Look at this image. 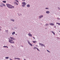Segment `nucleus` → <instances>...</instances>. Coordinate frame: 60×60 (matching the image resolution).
Here are the masks:
<instances>
[{
  "mask_svg": "<svg viewBox=\"0 0 60 60\" xmlns=\"http://www.w3.org/2000/svg\"><path fill=\"white\" fill-rule=\"evenodd\" d=\"M29 44L31 46H32V44H31V43H29Z\"/></svg>",
  "mask_w": 60,
  "mask_h": 60,
  "instance_id": "nucleus-19",
  "label": "nucleus"
},
{
  "mask_svg": "<svg viewBox=\"0 0 60 60\" xmlns=\"http://www.w3.org/2000/svg\"><path fill=\"white\" fill-rule=\"evenodd\" d=\"M33 49H37V50H38V51H40V50H39L38 49L37 47H34L33 48Z\"/></svg>",
  "mask_w": 60,
  "mask_h": 60,
  "instance_id": "nucleus-3",
  "label": "nucleus"
},
{
  "mask_svg": "<svg viewBox=\"0 0 60 60\" xmlns=\"http://www.w3.org/2000/svg\"><path fill=\"white\" fill-rule=\"evenodd\" d=\"M47 51L48 52H49V53H50V52H49V50H47Z\"/></svg>",
  "mask_w": 60,
  "mask_h": 60,
  "instance_id": "nucleus-26",
  "label": "nucleus"
},
{
  "mask_svg": "<svg viewBox=\"0 0 60 60\" xmlns=\"http://www.w3.org/2000/svg\"><path fill=\"white\" fill-rule=\"evenodd\" d=\"M59 32H60V31H59Z\"/></svg>",
  "mask_w": 60,
  "mask_h": 60,
  "instance_id": "nucleus-41",
  "label": "nucleus"
},
{
  "mask_svg": "<svg viewBox=\"0 0 60 60\" xmlns=\"http://www.w3.org/2000/svg\"><path fill=\"white\" fill-rule=\"evenodd\" d=\"M46 26H49V24H46L45 25Z\"/></svg>",
  "mask_w": 60,
  "mask_h": 60,
  "instance_id": "nucleus-22",
  "label": "nucleus"
},
{
  "mask_svg": "<svg viewBox=\"0 0 60 60\" xmlns=\"http://www.w3.org/2000/svg\"><path fill=\"white\" fill-rule=\"evenodd\" d=\"M32 42H33V43H35L36 42V41H33Z\"/></svg>",
  "mask_w": 60,
  "mask_h": 60,
  "instance_id": "nucleus-16",
  "label": "nucleus"
},
{
  "mask_svg": "<svg viewBox=\"0 0 60 60\" xmlns=\"http://www.w3.org/2000/svg\"><path fill=\"white\" fill-rule=\"evenodd\" d=\"M7 6L9 8H10V9H12V8H14V6H11L9 4H7Z\"/></svg>",
  "mask_w": 60,
  "mask_h": 60,
  "instance_id": "nucleus-1",
  "label": "nucleus"
},
{
  "mask_svg": "<svg viewBox=\"0 0 60 60\" xmlns=\"http://www.w3.org/2000/svg\"><path fill=\"white\" fill-rule=\"evenodd\" d=\"M30 42L29 41L28 42V43L29 44V43H30Z\"/></svg>",
  "mask_w": 60,
  "mask_h": 60,
  "instance_id": "nucleus-32",
  "label": "nucleus"
},
{
  "mask_svg": "<svg viewBox=\"0 0 60 60\" xmlns=\"http://www.w3.org/2000/svg\"><path fill=\"white\" fill-rule=\"evenodd\" d=\"M22 1L23 2H24V1H25V0H22Z\"/></svg>",
  "mask_w": 60,
  "mask_h": 60,
  "instance_id": "nucleus-31",
  "label": "nucleus"
},
{
  "mask_svg": "<svg viewBox=\"0 0 60 60\" xmlns=\"http://www.w3.org/2000/svg\"><path fill=\"white\" fill-rule=\"evenodd\" d=\"M11 20L12 21H15V20H14L13 19H11Z\"/></svg>",
  "mask_w": 60,
  "mask_h": 60,
  "instance_id": "nucleus-20",
  "label": "nucleus"
},
{
  "mask_svg": "<svg viewBox=\"0 0 60 60\" xmlns=\"http://www.w3.org/2000/svg\"><path fill=\"white\" fill-rule=\"evenodd\" d=\"M49 25L51 26H53V25H54V24L53 23H50L49 24Z\"/></svg>",
  "mask_w": 60,
  "mask_h": 60,
  "instance_id": "nucleus-8",
  "label": "nucleus"
},
{
  "mask_svg": "<svg viewBox=\"0 0 60 60\" xmlns=\"http://www.w3.org/2000/svg\"><path fill=\"white\" fill-rule=\"evenodd\" d=\"M36 46H37V45H36Z\"/></svg>",
  "mask_w": 60,
  "mask_h": 60,
  "instance_id": "nucleus-42",
  "label": "nucleus"
},
{
  "mask_svg": "<svg viewBox=\"0 0 60 60\" xmlns=\"http://www.w3.org/2000/svg\"><path fill=\"white\" fill-rule=\"evenodd\" d=\"M40 45L41 46H44V45H43V44H42L40 43Z\"/></svg>",
  "mask_w": 60,
  "mask_h": 60,
  "instance_id": "nucleus-12",
  "label": "nucleus"
},
{
  "mask_svg": "<svg viewBox=\"0 0 60 60\" xmlns=\"http://www.w3.org/2000/svg\"><path fill=\"white\" fill-rule=\"evenodd\" d=\"M17 58H15V60H16V59H17Z\"/></svg>",
  "mask_w": 60,
  "mask_h": 60,
  "instance_id": "nucleus-25",
  "label": "nucleus"
},
{
  "mask_svg": "<svg viewBox=\"0 0 60 60\" xmlns=\"http://www.w3.org/2000/svg\"><path fill=\"white\" fill-rule=\"evenodd\" d=\"M9 42H10V43H14V41H13V40L11 39H9Z\"/></svg>",
  "mask_w": 60,
  "mask_h": 60,
  "instance_id": "nucleus-2",
  "label": "nucleus"
},
{
  "mask_svg": "<svg viewBox=\"0 0 60 60\" xmlns=\"http://www.w3.org/2000/svg\"><path fill=\"white\" fill-rule=\"evenodd\" d=\"M10 38L11 40H15V38H14L13 37H10Z\"/></svg>",
  "mask_w": 60,
  "mask_h": 60,
  "instance_id": "nucleus-5",
  "label": "nucleus"
},
{
  "mask_svg": "<svg viewBox=\"0 0 60 60\" xmlns=\"http://www.w3.org/2000/svg\"><path fill=\"white\" fill-rule=\"evenodd\" d=\"M46 13H47V14H49L50 13V12H49V11H47L46 12Z\"/></svg>",
  "mask_w": 60,
  "mask_h": 60,
  "instance_id": "nucleus-9",
  "label": "nucleus"
},
{
  "mask_svg": "<svg viewBox=\"0 0 60 60\" xmlns=\"http://www.w3.org/2000/svg\"><path fill=\"white\" fill-rule=\"evenodd\" d=\"M28 35H29V36H30V37H32V35L30 33L28 34Z\"/></svg>",
  "mask_w": 60,
  "mask_h": 60,
  "instance_id": "nucleus-6",
  "label": "nucleus"
},
{
  "mask_svg": "<svg viewBox=\"0 0 60 60\" xmlns=\"http://www.w3.org/2000/svg\"><path fill=\"white\" fill-rule=\"evenodd\" d=\"M2 4V5H3V6H5V5L4 4Z\"/></svg>",
  "mask_w": 60,
  "mask_h": 60,
  "instance_id": "nucleus-14",
  "label": "nucleus"
},
{
  "mask_svg": "<svg viewBox=\"0 0 60 60\" xmlns=\"http://www.w3.org/2000/svg\"><path fill=\"white\" fill-rule=\"evenodd\" d=\"M56 24H58V25H59V26H60V23L56 22Z\"/></svg>",
  "mask_w": 60,
  "mask_h": 60,
  "instance_id": "nucleus-15",
  "label": "nucleus"
},
{
  "mask_svg": "<svg viewBox=\"0 0 60 60\" xmlns=\"http://www.w3.org/2000/svg\"><path fill=\"white\" fill-rule=\"evenodd\" d=\"M33 38H34V39H35V38L34 37H33Z\"/></svg>",
  "mask_w": 60,
  "mask_h": 60,
  "instance_id": "nucleus-33",
  "label": "nucleus"
},
{
  "mask_svg": "<svg viewBox=\"0 0 60 60\" xmlns=\"http://www.w3.org/2000/svg\"><path fill=\"white\" fill-rule=\"evenodd\" d=\"M46 9H49L48 8H45Z\"/></svg>",
  "mask_w": 60,
  "mask_h": 60,
  "instance_id": "nucleus-28",
  "label": "nucleus"
},
{
  "mask_svg": "<svg viewBox=\"0 0 60 60\" xmlns=\"http://www.w3.org/2000/svg\"><path fill=\"white\" fill-rule=\"evenodd\" d=\"M27 6L28 7H29L30 6V5L28 4L27 5Z\"/></svg>",
  "mask_w": 60,
  "mask_h": 60,
  "instance_id": "nucleus-10",
  "label": "nucleus"
},
{
  "mask_svg": "<svg viewBox=\"0 0 60 60\" xmlns=\"http://www.w3.org/2000/svg\"><path fill=\"white\" fill-rule=\"evenodd\" d=\"M22 4L24 5H25L26 4V2H23L22 3Z\"/></svg>",
  "mask_w": 60,
  "mask_h": 60,
  "instance_id": "nucleus-4",
  "label": "nucleus"
},
{
  "mask_svg": "<svg viewBox=\"0 0 60 60\" xmlns=\"http://www.w3.org/2000/svg\"><path fill=\"white\" fill-rule=\"evenodd\" d=\"M22 7H25V5H22Z\"/></svg>",
  "mask_w": 60,
  "mask_h": 60,
  "instance_id": "nucleus-23",
  "label": "nucleus"
},
{
  "mask_svg": "<svg viewBox=\"0 0 60 60\" xmlns=\"http://www.w3.org/2000/svg\"><path fill=\"white\" fill-rule=\"evenodd\" d=\"M1 7H3V6H1Z\"/></svg>",
  "mask_w": 60,
  "mask_h": 60,
  "instance_id": "nucleus-35",
  "label": "nucleus"
},
{
  "mask_svg": "<svg viewBox=\"0 0 60 60\" xmlns=\"http://www.w3.org/2000/svg\"><path fill=\"white\" fill-rule=\"evenodd\" d=\"M16 5H18V4L17 3L16 4Z\"/></svg>",
  "mask_w": 60,
  "mask_h": 60,
  "instance_id": "nucleus-34",
  "label": "nucleus"
},
{
  "mask_svg": "<svg viewBox=\"0 0 60 60\" xmlns=\"http://www.w3.org/2000/svg\"><path fill=\"white\" fill-rule=\"evenodd\" d=\"M8 30H5V32H8Z\"/></svg>",
  "mask_w": 60,
  "mask_h": 60,
  "instance_id": "nucleus-27",
  "label": "nucleus"
},
{
  "mask_svg": "<svg viewBox=\"0 0 60 60\" xmlns=\"http://www.w3.org/2000/svg\"><path fill=\"white\" fill-rule=\"evenodd\" d=\"M0 30H1V29H0Z\"/></svg>",
  "mask_w": 60,
  "mask_h": 60,
  "instance_id": "nucleus-39",
  "label": "nucleus"
},
{
  "mask_svg": "<svg viewBox=\"0 0 60 60\" xmlns=\"http://www.w3.org/2000/svg\"><path fill=\"white\" fill-rule=\"evenodd\" d=\"M58 9H60V8H58Z\"/></svg>",
  "mask_w": 60,
  "mask_h": 60,
  "instance_id": "nucleus-36",
  "label": "nucleus"
},
{
  "mask_svg": "<svg viewBox=\"0 0 60 60\" xmlns=\"http://www.w3.org/2000/svg\"><path fill=\"white\" fill-rule=\"evenodd\" d=\"M3 47H4V48H8V47L7 46H3Z\"/></svg>",
  "mask_w": 60,
  "mask_h": 60,
  "instance_id": "nucleus-13",
  "label": "nucleus"
},
{
  "mask_svg": "<svg viewBox=\"0 0 60 60\" xmlns=\"http://www.w3.org/2000/svg\"><path fill=\"white\" fill-rule=\"evenodd\" d=\"M54 27L56 28V26H54Z\"/></svg>",
  "mask_w": 60,
  "mask_h": 60,
  "instance_id": "nucleus-38",
  "label": "nucleus"
},
{
  "mask_svg": "<svg viewBox=\"0 0 60 60\" xmlns=\"http://www.w3.org/2000/svg\"><path fill=\"white\" fill-rule=\"evenodd\" d=\"M43 46H44V47H45V45H43Z\"/></svg>",
  "mask_w": 60,
  "mask_h": 60,
  "instance_id": "nucleus-40",
  "label": "nucleus"
},
{
  "mask_svg": "<svg viewBox=\"0 0 60 60\" xmlns=\"http://www.w3.org/2000/svg\"><path fill=\"white\" fill-rule=\"evenodd\" d=\"M15 1L17 2H18V3H19V1H18L17 0H15Z\"/></svg>",
  "mask_w": 60,
  "mask_h": 60,
  "instance_id": "nucleus-24",
  "label": "nucleus"
},
{
  "mask_svg": "<svg viewBox=\"0 0 60 60\" xmlns=\"http://www.w3.org/2000/svg\"><path fill=\"white\" fill-rule=\"evenodd\" d=\"M57 19H59V20L60 19L59 18H57Z\"/></svg>",
  "mask_w": 60,
  "mask_h": 60,
  "instance_id": "nucleus-30",
  "label": "nucleus"
},
{
  "mask_svg": "<svg viewBox=\"0 0 60 60\" xmlns=\"http://www.w3.org/2000/svg\"><path fill=\"white\" fill-rule=\"evenodd\" d=\"M51 32L52 33H53V34H54V35H55V33H54V32L52 31Z\"/></svg>",
  "mask_w": 60,
  "mask_h": 60,
  "instance_id": "nucleus-18",
  "label": "nucleus"
},
{
  "mask_svg": "<svg viewBox=\"0 0 60 60\" xmlns=\"http://www.w3.org/2000/svg\"><path fill=\"white\" fill-rule=\"evenodd\" d=\"M2 2H3V3H6V1H2Z\"/></svg>",
  "mask_w": 60,
  "mask_h": 60,
  "instance_id": "nucleus-17",
  "label": "nucleus"
},
{
  "mask_svg": "<svg viewBox=\"0 0 60 60\" xmlns=\"http://www.w3.org/2000/svg\"><path fill=\"white\" fill-rule=\"evenodd\" d=\"M12 35H14V34H15V32H13V33H12Z\"/></svg>",
  "mask_w": 60,
  "mask_h": 60,
  "instance_id": "nucleus-11",
  "label": "nucleus"
},
{
  "mask_svg": "<svg viewBox=\"0 0 60 60\" xmlns=\"http://www.w3.org/2000/svg\"><path fill=\"white\" fill-rule=\"evenodd\" d=\"M5 58L6 59H8V58H9V57H6Z\"/></svg>",
  "mask_w": 60,
  "mask_h": 60,
  "instance_id": "nucleus-21",
  "label": "nucleus"
},
{
  "mask_svg": "<svg viewBox=\"0 0 60 60\" xmlns=\"http://www.w3.org/2000/svg\"><path fill=\"white\" fill-rule=\"evenodd\" d=\"M45 29H47L46 28H45Z\"/></svg>",
  "mask_w": 60,
  "mask_h": 60,
  "instance_id": "nucleus-37",
  "label": "nucleus"
},
{
  "mask_svg": "<svg viewBox=\"0 0 60 60\" xmlns=\"http://www.w3.org/2000/svg\"><path fill=\"white\" fill-rule=\"evenodd\" d=\"M43 17V15H40L39 16V19H41Z\"/></svg>",
  "mask_w": 60,
  "mask_h": 60,
  "instance_id": "nucleus-7",
  "label": "nucleus"
},
{
  "mask_svg": "<svg viewBox=\"0 0 60 60\" xmlns=\"http://www.w3.org/2000/svg\"><path fill=\"white\" fill-rule=\"evenodd\" d=\"M17 59H19V60H20V59L19 58H17Z\"/></svg>",
  "mask_w": 60,
  "mask_h": 60,
  "instance_id": "nucleus-29",
  "label": "nucleus"
}]
</instances>
